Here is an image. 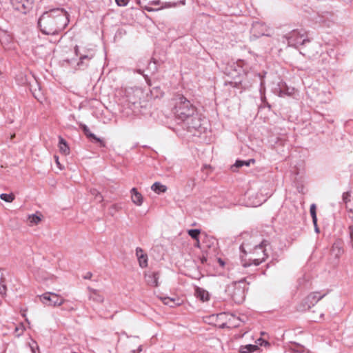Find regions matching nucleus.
Segmentation results:
<instances>
[{"mask_svg":"<svg viewBox=\"0 0 353 353\" xmlns=\"http://www.w3.org/2000/svg\"><path fill=\"white\" fill-rule=\"evenodd\" d=\"M69 23L68 14L63 8H53L44 12L38 20V26L45 34H56Z\"/></svg>","mask_w":353,"mask_h":353,"instance_id":"obj_1","label":"nucleus"},{"mask_svg":"<svg viewBox=\"0 0 353 353\" xmlns=\"http://www.w3.org/2000/svg\"><path fill=\"white\" fill-rule=\"evenodd\" d=\"M172 112L176 118L184 121L196 112L195 107L181 94L176 95L172 99Z\"/></svg>","mask_w":353,"mask_h":353,"instance_id":"obj_2","label":"nucleus"},{"mask_svg":"<svg viewBox=\"0 0 353 353\" xmlns=\"http://www.w3.org/2000/svg\"><path fill=\"white\" fill-rule=\"evenodd\" d=\"M283 38L286 39L288 46L295 48H298L300 46L305 45L310 41L304 30H293L285 34Z\"/></svg>","mask_w":353,"mask_h":353,"instance_id":"obj_3","label":"nucleus"},{"mask_svg":"<svg viewBox=\"0 0 353 353\" xmlns=\"http://www.w3.org/2000/svg\"><path fill=\"white\" fill-rule=\"evenodd\" d=\"M225 292L236 303L240 304L245 300V291L240 285V281L228 285Z\"/></svg>","mask_w":353,"mask_h":353,"instance_id":"obj_4","label":"nucleus"},{"mask_svg":"<svg viewBox=\"0 0 353 353\" xmlns=\"http://www.w3.org/2000/svg\"><path fill=\"white\" fill-rule=\"evenodd\" d=\"M38 298L41 302L47 306H60L65 302V299L57 294L49 292L39 295Z\"/></svg>","mask_w":353,"mask_h":353,"instance_id":"obj_5","label":"nucleus"},{"mask_svg":"<svg viewBox=\"0 0 353 353\" xmlns=\"http://www.w3.org/2000/svg\"><path fill=\"white\" fill-rule=\"evenodd\" d=\"M182 121L185 123L188 130L190 132L194 131L201 132L205 130V128L203 127L201 119L196 112Z\"/></svg>","mask_w":353,"mask_h":353,"instance_id":"obj_6","label":"nucleus"},{"mask_svg":"<svg viewBox=\"0 0 353 353\" xmlns=\"http://www.w3.org/2000/svg\"><path fill=\"white\" fill-rule=\"evenodd\" d=\"M34 0H10L13 8L21 14H27L32 10Z\"/></svg>","mask_w":353,"mask_h":353,"instance_id":"obj_7","label":"nucleus"},{"mask_svg":"<svg viewBox=\"0 0 353 353\" xmlns=\"http://www.w3.org/2000/svg\"><path fill=\"white\" fill-rule=\"evenodd\" d=\"M266 241H262L260 244L256 245L254 249V254L259 255L261 252L262 254L261 257L259 258H250V261H252V264L257 266L260 265L262 262H263L265 259L268 257V254L266 253Z\"/></svg>","mask_w":353,"mask_h":353,"instance_id":"obj_8","label":"nucleus"},{"mask_svg":"<svg viewBox=\"0 0 353 353\" xmlns=\"http://www.w3.org/2000/svg\"><path fill=\"white\" fill-rule=\"evenodd\" d=\"M325 296V294H320L319 292H312L310 293L304 300L303 301V307L301 308V310H306L311 308L315 304L318 303L321 299H323Z\"/></svg>","mask_w":353,"mask_h":353,"instance_id":"obj_9","label":"nucleus"},{"mask_svg":"<svg viewBox=\"0 0 353 353\" xmlns=\"http://www.w3.org/2000/svg\"><path fill=\"white\" fill-rule=\"evenodd\" d=\"M94 55L95 50L94 48H83L82 52L79 53L80 61L78 63V65H82L84 60H91L94 58Z\"/></svg>","mask_w":353,"mask_h":353,"instance_id":"obj_10","label":"nucleus"},{"mask_svg":"<svg viewBox=\"0 0 353 353\" xmlns=\"http://www.w3.org/2000/svg\"><path fill=\"white\" fill-rule=\"evenodd\" d=\"M88 290L89 291L88 298L90 300H92L98 303H101L103 302L104 297L99 290L91 288L90 287L88 288Z\"/></svg>","mask_w":353,"mask_h":353,"instance_id":"obj_11","label":"nucleus"},{"mask_svg":"<svg viewBox=\"0 0 353 353\" xmlns=\"http://www.w3.org/2000/svg\"><path fill=\"white\" fill-rule=\"evenodd\" d=\"M331 252L335 258L339 259L344 252L342 242L341 241H335L332 245Z\"/></svg>","mask_w":353,"mask_h":353,"instance_id":"obj_12","label":"nucleus"},{"mask_svg":"<svg viewBox=\"0 0 353 353\" xmlns=\"http://www.w3.org/2000/svg\"><path fill=\"white\" fill-rule=\"evenodd\" d=\"M145 278L148 285L151 286H158V280L159 279V274L158 272L145 274Z\"/></svg>","mask_w":353,"mask_h":353,"instance_id":"obj_13","label":"nucleus"},{"mask_svg":"<svg viewBox=\"0 0 353 353\" xmlns=\"http://www.w3.org/2000/svg\"><path fill=\"white\" fill-rule=\"evenodd\" d=\"M132 201L137 205L140 206L143 203V198L140 192H139L137 188H133L130 190Z\"/></svg>","mask_w":353,"mask_h":353,"instance_id":"obj_14","label":"nucleus"},{"mask_svg":"<svg viewBox=\"0 0 353 353\" xmlns=\"http://www.w3.org/2000/svg\"><path fill=\"white\" fill-rule=\"evenodd\" d=\"M81 129L83 130L84 134L88 137V138H90V139H92L94 140H95L97 142H99L101 143V145L104 146V143L103 142V141L99 138V137H97L95 136V134H94L93 133H92L90 131V129L88 128V127L85 125V124H83V125H81Z\"/></svg>","mask_w":353,"mask_h":353,"instance_id":"obj_15","label":"nucleus"},{"mask_svg":"<svg viewBox=\"0 0 353 353\" xmlns=\"http://www.w3.org/2000/svg\"><path fill=\"white\" fill-rule=\"evenodd\" d=\"M196 296L202 301H206L209 299V293L203 288L197 287L195 290Z\"/></svg>","mask_w":353,"mask_h":353,"instance_id":"obj_16","label":"nucleus"},{"mask_svg":"<svg viewBox=\"0 0 353 353\" xmlns=\"http://www.w3.org/2000/svg\"><path fill=\"white\" fill-rule=\"evenodd\" d=\"M59 148L60 152L65 155L68 154L70 153V148L67 144V142L61 137H59Z\"/></svg>","mask_w":353,"mask_h":353,"instance_id":"obj_17","label":"nucleus"},{"mask_svg":"<svg viewBox=\"0 0 353 353\" xmlns=\"http://www.w3.org/2000/svg\"><path fill=\"white\" fill-rule=\"evenodd\" d=\"M259 347L256 345L248 344L241 345L239 348L241 353H252L258 350Z\"/></svg>","mask_w":353,"mask_h":353,"instance_id":"obj_18","label":"nucleus"},{"mask_svg":"<svg viewBox=\"0 0 353 353\" xmlns=\"http://www.w3.org/2000/svg\"><path fill=\"white\" fill-rule=\"evenodd\" d=\"M254 162L255 160L254 159H250L247 161L236 160L235 164L232 166L233 171H236L235 168H239L243 165L250 166V163H254Z\"/></svg>","mask_w":353,"mask_h":353,"instance_id":"obj_19","label":"nucleus"},{"mask_svg":"<svg viewBox=\"0 0 353 353\" xmlns=\"http://www.w3.org/2000/svg\"><path fill=\"white\" fill-rule=\"evenodd\" d=\"M151 189L152 191H154V192L157 193V194H159V193H161V192H166L167 190V187L164 185H162L161 183L159 182H155L154 183L152 184V185L151 186Z\"/></svg>","mask_w":353,"mask_h":353,"instance_id":"obj_20","label":"nucleus"},{"mask_svg":"<svg viewBox=\"0 0 353 353\" xmlns=\"http://www.w3.org/2000/svg\"><path fill=\"white\" fill-rule=\"evenodd\" d=\"M149 5L159 6L161 5V9L165 8L174 7L177 5V3H161L160 0L152 1L149 2Z\"/></svg>","mask_w":353,"mask_h":353,"instance_id":"obj_21","label":"nucleus"},{"mask_svg":"<svg viewBox=\"0 0 353 353\" xmlns=\"http://www.w3.org/2000/svg\"><path fill=\"white\" fill-rule=\"evenodd\" d=\"M6 285H5V276L3 271L0 270V294H6Z\"/></svg>","mask_w":353,"mask_h":353,"instance_id":"obj_22","label":"nucleus"},{"mask_svg":"<svg viewBox=\"0 0 353 353\" xmlns=\"http://www.w3.org/2000/svg\"><path fill=\"white\" fill-rule=\"evenodd\" d=\"M28 221L30 226L37 225L41 221V217L37 214H33L28 216Z\"/></svg>","mask_w":353,"mask_h":353,"instance_id":"obj_23","label":"nucleus"},{"mask_svg":"<svg viewBox=\"0 0 353 353\" xmlns=\"http://www.w3.org/2000/svg\"><path fill=\"white\" fill-rule=\"evenodd\" d=\"M346 209L348 212V217L353 220V199L345 202Z\"/></svg>","mask_w":353,"mask_h":353,"instance_id":"obj_24","label":"nucleus"},{"mask_svg":"<svg viewBox=\"0 0 353 353\" xmlns=\"http://www.w3.org/2000/svg\"><path fill=\"white\" fill-rule=\"evenodd\" d=\"M310 212L311 216L312 218V222H313L314 225H316V223H317V217H316V205L315 204H312L310 205Z\"/></svg>","mask_w":353,"mask_h":353,"instance_id":"obj_25","label":"nucleus"},{"mask_svg":"<svg viewBox=\"0 0 353 353\" xmlns=\"http://www.w3.org/2000/svg\"><path fill=\"white\" fill-rule=\"evenodd\" d=\"M139 265L143 268L147 267L148 265V256L147 254L145 255H140L139 258H138Z\"/></svg>","mask_w":353,"mask_h":353,"instance_id":"obj_26","label":"nucleus"},{"mask_svg":"<svg viewBox=\"0 0 353 353\" xmlns=\"http://www.w3.org/2000/svg\"><path fill=\"white\" fill-rule=\"evenodd\" d=\"M292 350L295 353H309V351L301 345H294L292 347Z\"/></svg>","mask_w":353,"mask_h":353,"instance_id":"obj_27","label":"nucleus"},{"mask_svg":"<svg viewBox=\"0 0 353 353\" xmlns=\"http://www.w3.org/2000/svg\"><path fill=\"white\" fill-rule=\"evenodd\" d=\"M188 233L193 239L198 241L201 231L199 229H191L188 231Z\"/></svg>","mask_w":353,"mask_h":353,"instance_id":"obj_28","label":"nucleus"},{"mask_svg":"<svg viewBox=\"0 0 353 353\" xmlns=\"http://www.w3.org/2000/svg\"><path fill=\"white\" fill-rule=\"evenodd\" d=\"M0 198L6 202L10 203L14 199V196L12 194L2 193L0 194Z\"/></svg>","mask_w":353,"mask_h":353,"instance_id":"obj_29","label":"nucleus"},{"mask_svg":"<svg viewBox=\"0 0 353 353\" xmlns=\"http://www.w3.org/2000/svg\"><path fill=\"white\" fill-rule=\"evenodd\" d=\"M90 193L92 196H94V199L99 202H101L103 201L102 195L97 189H91Z\"/></svg>","mask_w":353,"mask_h":353,"instance_id":"obj_30","label":"nucleus"},{"mask_svg":"<svg viewBox=\"0 0 353 353\" xmlns=\"http://www.w3.org/2000/svg\"><path fill=\"white\" fill-rule=\"evenodd\" d=\"M162 300L165 305H169L171 307L176 305L174 299H171L170 297H164L162 299Z\"/></svg>","mask_w":353,"mask_h":353,"instance_id":"obj_31","label":"nucleus"},{"mask_svg":"<svg viewBox=\"0 0 353 353\" xmlns=\"http://www.w3.org/2000/svg\"><path fill=\"white\" fill-rule=\"evenodd\" d=\"M348 230H349V237H350L349 245L353 250V225H351L349 226Z\"/></svg>","mask_w":353,"mask_h":353,"instance_id":"obj_32","label":"nucleus"},{"mask_svg":"<svg viewBox=\"0 0 353 353\" xmlns=\"http://www.w3.org/2000/svg\"><path fill=\"white\" fill-rule=\"evenodd\" d=\"M15 332L17 333V335L19 336L21 335L24 330V326L23 324H20L19 326L15 327Z\"/></svg>","mask_w":353,"mask_h":353,"instance_id":"obj_33","label":"nucleus"},{"mask_svg":"<svg viewBox=\"0 0 353 353\" xmlns=\"http://www.w3.org/2000/svg\"><path fill=\"white\" fill-rule=\"evenodd\" d=\"M115 1L119 6H125L128 3V0H115Z\"/></svg>","mask_w":353,"mask_h":353,"instance_id":"obj_34","label":"nucleus"},{"mask_svg":"<svg viewBox=\"0 0 353 353\" xmlns=\"http://www.w3.org/2000/svg\"><path fill=\"white\" fill-rule=\"evenodd\" d=\"M151 5H149L148 6H145L144 7V9L148 12H153V11H157V10H161V8H153L150 6Z\"/></svg>","mask_w":353,"mask_h":353,"instance_id":"obj_35","label":"nucleus"},{"mask_svg":"<svg viewBox=\"0 0 353 353\" xmlns=\"http://www.w3.org/2000/svg\"><path fill=\"white\" fill-rule=\"evenodd\" d=\"M136 254H137V258H139L140 255H145V254L143 253V250L141 248H137Z\"/></svg>","mask_w":353,"mask_h":353,"instance_id":"obj_36","label":"nucleus"},{"mask_svg":"<svg viewBox=\"0 0 353 353\" xmlns=\"http://www.w3.org/2000/svg\"><path fill=\"white\" fill-rule=\"evenodd\" d=\"M92 276V274L90 272H87L84 276V279H90Z\"/></svg>","mask_w":353,"mask_h":353,"instance_id":"obj_37","label":"nucleus"},{"mask_svg":"<svg viewBox=\"0 0 353 353\" xmlns=\"http://www.w3.org/2000/svg\"><path fill=\"white\" fill-rule=\"evenodd\" d=\"M74 52H75V54H76L77 56H79V53H81V52H82V51H80V50H79V48L78 46H76L74 47Z\"/></svg>","mask_w":353,"mask_h":353,"instance_id":"obj_38","label":"nucleus"},{"mask_svg":"<svg viewBox=\"0 0 353 353\" xmlns=\"http://www.w3.org/2000/svg\"><path fill=\"white\" fill-rule=\"evenodd\" d=\"M278 94H279V97H283V96H284L285 94H286V93H285L284 91H283V90H281V88H279V92H278Z\"/></svg>","mask_w":353,"mask_h":353,"instance_id":"obj_39","label":"nucleus"},{"mask_svg":"<svg viewBox=\"0 0 353 353\" xmlns=\"http://www.w3.org/2000/svg\"><path fill=\"white\" fill-rule=\"evenodd\" d=\"M240 250H241L243 252L246 253V250L244 249V244H243V245H241L240 246Z\"/></svg>","mask_w":353,"mask_h":353,"instance_id":"obj_40","label":"nucleus"},{"mask_svg":"<svg viewBox=\"0 0 353 353\" xmlns=\"http://www.w3.org/2000/svg\"><path fill=\"white\" fill-rule=\"evenodd\" d=\"M314 226H315V231H316V232H319V228L317 227V224H316V225H314Z\"/></svg>","mask_w":353,"mask_h":353,"instance_id":"obj_41","label":"nucleus"},{"mask_svg":"<svg viewBox=\"0 0 353 353\" xmlns=\"http://www.w3.org/2000/svg\"><path fill=\"white\" fill-rule=\"evenodd\" d=\"M185 0H181L179 3L182 4V5H184L185 4Z\"/></svg>","mask_w":353,"mask_h":353,"instance_id":"obj_42","label":"nucleus"},{"mask_svg":"<svg viewBox=\"0 0 353 353\" xmlns=\"http://www.w3.org/2000/svg\"><path fill=\"white\" fill-rule=\"evenodd\" d=\"M251 264H252V263H244V264H243V266H244V267H247V266L250 265Z\"/></svg>","mask_w":353,"mask_h":353,"instance_id":"obj_43","label":"nucleus"},{"mask_svg":"<svg viewBox=\"0 0 353 353\" xmlns=\"http://www.w3.org/2000/svg\"><path fill=\"white\" fill-rule=\"evenodd\" d=\"M31 349H32V351L33 353H36L35 352V350H34V347H31Z\"/></svg>","mask_w":353,"mask_h":353,"instance_id":"obj_44","label":"nucleus"},{"mask_svg":"<svg viewBox=\"0 0 353 353\" xmlns=\"http://www.w3.org/2000/svg\"><path fill=\"white\" fill-rule=\"evenodd\" d=\"M323 316H324V314H323V313H322V314H321V315H320V318H321V319H323Z\"/></svg>","mask_w":353,"mask_h":353,"instance_id":"obj_45","label":"nucleus"},{"mask_svg":"<svg viewBox=\"0 0 353 353\" xmlns=\"http://www.w3.org/2000/svg\"><path fill=\"white\" fill-rule=\"evenodd\" d=\"M56 158V161L57 163L59 164V161H58V157H54Z\"/></svg>","mask_w":353,"mask_h":353,"instance_id":"obj_46","label":"nucleus"},{"mask_svg":"<svg viewBox=\"0 0 353 353\" xmlns=\"http://www.w3.org/2000/svg\"><path fill=\"white\" fill-rule=\"evenodd\" d=\"M139 352L142 351L141 346H139Z\"/></svg>","mask_w":353,"mask_h":353,"instance_id":"obj_47","label":"nucleus"},{"mask_svg":"<svg viewBox=\"0 0 353 353\" xmlns=\"http://www.w3.org/2000/svg\"><path fill=\"white\" fill-rule=\"evenodd\" d=\"M138 72H139V74H142V71H141V70H138Z\"/></svg>","mask_w":353,"mask_h":353,"instance_id":"obj_48","label":"nucleus"},{"mask_svg":"<svg viewBox=\"0 0 353 353\" xmlns=\"http://www.w3.org/2000/svg\"><path fill=\"white\" fill-rule=\"evenodd\" d=\"M199 240L197 241V243H196V245L199 246Z\"/></svg>","mask_w":353,"mask_h":353,"instance_id":"obj_49","label":"nucleus"},{"mask_svg":"<svg viewBox=\"0 0 353 353\" xmlns=\"http://www.w3.org/2000/svg\"><path fill=\"white\" fill-rule=\"evenodd\" d=\"M13 121L12 120H10V123H12Z\"/></svg>","mask_w":353,"mask_h":353,"instance_id":"obj_50","label":"nucleus"},{"mask_svg":"<svg viewBox=\"0 0 353 353\" xmlns=\"http://www.w3.org/2000/svg\"><path fill=\"white\" fill-rule=\"evenodd\" d=\"M351 208H353V204L351 205Z\"/></svg>","mask_w":353,"mask_h":353,"instance_id":"obj_51","label":"nucleus"}]
</instances>
